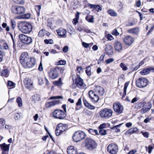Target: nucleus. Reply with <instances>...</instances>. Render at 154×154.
<instances>
[{
	"label": "nucleus",
	"mask_w": 154,
	"mask_h": 154,
	"mask_svg": "<svg viewBox=\"0 0 154 154\" xmlns=\"http://www.w3.org/2000/svg\"><path fill=\"white\" fill-rule=\"evenodd\" d=\"M19 28L20 30L23 32L28 33L32 31V26L29 23L23 22L19 24Z\"/></svg>",
	"instance_id": "obj_1"
},
{
	"label": "nucleus",
	"mask_w": 154,
	"mask_h": 154,
	"mask_svg": "<svg viewBox=\"0 0 154 154\" xmlns=\"http://www.w3.org/2000/svg\"><path fill=\"white\" fill-rule=\"evenodd\" d=\"M66 116V113L60 109H55L52 113V116L55 119H65Z\"/></svg>",
	"instance_id": "obj_2"
},
{
	"label": "nucleus",
	"mask_w": 154,
	"mask_h": 154,
	"mask_svg": "<svg viewBox=\"0 0 154 154\" xmlns=\"http://www.w3.org/2000/svg\"><path fill=\"white\" fill-rule=\"evenodd\" d=\"M113 111L110 109L105 108L101 110L100 112V115L103 118L107 119L112 116Z\"/></svg>",
	"instance_id": "obj_3"
},
{
	"label": "nucleus",
	"mask_w": 154,
	"mask_h": 154,
	"mask_svg": "<svg viewBox=\"0 0 154 154\" xmlns=\"http://www.w3.org/2000/svg\"><path fill=\"white\" fill-rule=\"evenodd\" d=\"M86 136V135L84 132L79 131L74 133L72 138L74 142H77L85 139Z\"/></svg>",
	"instance_id": "obj_4"
},
{
	"label": "nucleus",
	"mask_w": 154,
	"mask_h": 154,
	"mask_svg": "<svg viewBox=\"0 0 154 154\" xmlns=\"http://www.w3.org/2000/svg\"><path fill=\"white\" fill-rule=\"evenodd\" d=\"M85 146L88 149L92 150L96 148L97 144L94 140L88 138L85 141Z\"/></svg>",
	"instance_id": "obj_5"
},
{
	"label": "nucleus",
	"mask_w": 154,
	"mask_h": 154,
	"mask_svg": "<svg viewBox=\"0 0 154 154\" xmlns=\"http://www.w3.org/2000/svg\"><path fill=\"white\" fill-rule=\"evenodd\" d=\"M11 10L15 14H22L24 13L26 9L22 6H15L12 7Z\"/></svg>",
	"instance_id": "obj_6"
},
{
	"label": "nucleus",
	"mask_w": 154,
	"mask_h": 154,
	"mask_svg": "<svg viewBox=\"0 0 154 154\" xmlns=\"http://www.w3.org/2000/svg\"><path fill=\"white\" fill-rule=\"evenodd\" d=\"M148 81L146 79L144 78H140L136 81V86L139 88H143L145 87L147 85Z\"/></svg>",
	"instance_id": "obj_7"
},
{
	"label": "nucleus",
	"mask_w": 154,
	"mask_h": 154,
	"mask_svg": "<svg viewBox=\"0 0 154 154\" xmlns=\"http://www.w3.org/2000/svg\"><path fill=\"white\" fill-rule=\"evenodd\" d=\"M107 151L111 154H116L118 151V146L116 144L111 143L107 146Z\"/></svg>",
	"instance_id": "obj_8"
},
{
	"label": "nucleus",
	"mask_w": 154,
	"mask_h": 154,
	"mask_svg": "<svg viewBox=\"0 0 154 154\" xmlns=\"http://www.w3.org/2000/svg\"><path fill=\"white\" fill-rule=\"evenodd\" d=\"M35 60L33 57H30L22 64L26 68H30L33 67L35 64Z\"/></svg>",
	"instance_id": "obj_9"
},
{
	"label": "nucleus",
	"mask_w": 154,
	"mask_h": 154,
	"mask_svg": "<svg viewBox=\"0 0 154 154\" xmlns=\"http://www.w3.org/2000/svg\"><path fill=\"white\" fill-rule=\"evenodd\" d=\"M19 37L20 41L24 44H29L32 42V39L31 37L23 34H20Z\"/></svg>",
	"instance_id": "obj_10"
},
{
	"label": "nucleus",
	"mask_w": 154,
	"mask_h": 154,
	"mask_svg": "<svg viewBox=\"0 0 154 154\" xmlns=\"http://www.w3.org/2000/svg\"><path fill=\"white\" fill-rule=\"evenodd\" d=\"M123 40L126 45L129 46L134 42V38L131 36L126 35L123 38Z\"/></svg>",
	"instance_id": "obj_11"
},
{
	"label": "nucleus",
	"mask_w": 154,
	"mask_h": 154,
	"mask_svg": "<svg viewBox=\"0 0 154 154\" xmlns=\"http://www.w3.org/2000/svg\"><path fill=\"white\" fill-rule=\"evenodd\" d=\"M88 95L91 100L94 103H97L99 100L98 96L92 91L88 92Z\"/></svg>",
	"instance_id": "obj_12"
},
{
	"label": "nucleus",
	"mask_w": 154,
	"mask_h": 154,
	"mask_svg": "<svg viewBox=\"0 0 154 154\" xmlns=\"http://www.w3.org/2000/svg\"><path fill=\"white\" fill-rule=\"evenodd\" d=\"M76 84L77 86L80 88L84 89L85 87V85L83 83V80L81 79L80 76L77 75V78L75 81Z\"/></svg>",
	"instance_id": "obj_13"
},
{
	"label": "nucleus",
	"mask_w": 154,
	"mask_h": 154,
	"mask_svg": "<svg viewBox=\"0 0 154 154\" xmlns=\"http://www.w3.org/2000/svg\"><path fill=\"white\" fill-rule=\"evenodd\" d=\"M23 83L25 87L28 89H31L33 88V82L31 79L28 76H26L24 79Z\"/></svg>",
	"instance_id": "obj_14"
},
{
	"label": "nucleus",
	"mask_w": 154,
	"mask_h": 154,
	"mask_svg": "<svg viewBox=\"0 0 154 154\" xmlns=\"http://www.w3.org/2000/svg\"><path fill=\"white\" fill-rule=\"evenodd\" d=\"M113 106L114 111L117 113L121 114L123 112V106L119 103H114Z\"/></svg>",
	"instance_id": "obj_15"
},
{
	"label": "nucleus",
	"mask_w": 154,
	"mask_h": 154,
	"mask_svg": "<svg viewBox=\"0 0 154 154\" xmlns=\"http://www.w3.org/2000/svg\"><path fill=\"white\" fill-rule=\"evenodd\" d=\"M48 73L49 77L52 79H55L58 76V74L55 68L51 69Z\"/></svg>",
	"instance_id": "obj_16"
},
{
	"label": "nucleus",
	"mask_w": 154,
	"mask_h": 154,
	"mask_svg": "<svg viewBox=\"0 0 154 154\" xmlns=\"http://www.w3.org/2000/svg\"><path fill=\"white\" fill-rule=\"evenodd\" d=\"M59 100H55L50 102L47 101L45 103V107L46 108H50L57 104H59Z\"/></svg>",
	"instance_id": "obj_17"
},
{
	"label": "nucleus",
	"mask_w": 154,
	"mask_h": 154,
	"mask_svg": "<svg viewBox=\"0 0 154 154\" xmlns=\"http://www.w3.org/2000/svg\"><path fill=\"white\" fill-rule=\"evenodd\" d=\"M29 57L27 52L23 53L20 57V61L21 64H24L25 62Z\"/></svg>",
	"instance_id": "obj_18"
},
{
	"label": "nucleus",
	"mask_w": 154,
	"mask_h": 154,
	"mask_svg": "<svg viewBox=\"0 0 154 154\" xmlns=\"http://www.w3.org/2000/svg\"><path fill=\"white\" fill-rule=\"evenodd\" d=\"M56 32L58 35L60 37L63 38L66 37V34L67 32L64 29L62 28H59L56 30Z\"/></svg>",
	"instance_id": "obj_19"
},
{
	"label": "nucleus",
	"mask_w": 154,
	"mask_h": 154,
	"mask_svg": "<svg viewBox=\"0 0 154 154\" xmlns=\"http://www.w3.org/2000/svg\"><path fill=\"white\" fill-rule=\"evenodd\" d=\"M139 28L138 27L129 29L127 30V32L129 33L136 35L139 34Z\"/></svg>",
	"instance_id": "obj_20"
},
{
	"label": "nucleus",
	"mask_w": 154,
	"mask_h": 154,
	"mask_svg": "<svg viewBox=\"0 0 154 154\" xmlns=\"http://www.w3.org/2000/svg\"><path fill=\"white\" fill-rule=\"evenodd\" d=\"M151 71L154 72V67H151L145 69L140 71V73L142 75H145L149 73Z\"/></svg>",
	"instance_id": "obj_21"
},
{
	"label": "nucleus",
	"mask_w": 154,
	"mask_h": 154,
	"mask_svg": "<svg viewBox=\"0 0 154 154\" xmlns=\"http://www.w3.org/2000/svg\"><path fill=\"white\" fill-rule=\"evenodd\" d=\"M114 46L115 50L120 51L122 49V45L121 43L118 41H116L114 43Z\"/></svg>",
	"instance_id": "obj_22"
},
{
	"label": "nucleus",
	"mask_w": 154,
	"mask_h": 154,
	"mask_svg": "<svg viewBox=\"0 0 154 154\" xmlns=\"http://www.w3.org/2000/svg\"><path fill=\"white\" fill-rule=\"evenodd\" d=\"M67 151L68 154H77L76 148L72 146H68Z\"/></svg>",
	"instance_id": "obj_23"
},
{
	"label": "nucleus",
	"mask_w": 154,
	"mask_h": 154,
	"mask_svg": "<svg viewBox=\"0 0 154 154\" xmlns=\"http://www.w3.org/2000/svg\"><path fill=\"white\" fill-rule=\"evenodd\" d=\"M152 104L151 103L149 102L146 105L144 106L143 108L141 109V112L144 113L149 111L151 108Z\"/></svg>",
	"instance_id": "obj_24"
},
{
	"label": "nucleus",
	"mask_w": 154,
	"mask_h": 154,
	"mask_svg": "<svg viewBox=\"0 0 154 154\" xmlns=\"http://www.w3.org/2000/svg\"><path fill=\"white\" fill-rule=\"evenodd\" d=\"M152 104L151 103L149 102L146 105L144 106L143 108L141 109V112L144 113L149 111L151 108Z\"/></svg>",
	"instance_id": "obj_25"
},
{
	"label": "nucleus",
	"mask_w": 154,
	"mask_h": 154,
	"mask_svg": "<svg viewBox=\"0 0 154 154\" xmlns=\"http://www.w3.org/2000/svg\"><path fill=\"white\" fill-rule=\"evenodd\" d=\"M95 90L97 93L100 95L102 96L104 95V89L102 87L100 86H97Z\"/></svg>",
	"instance_id": "obj_26"
},
{
	"label": "nucleus",
	"mask_w": 154,
	"mask_h": 154,
	"mask_svg": "<svg viewBox=\"0 0 154 154\" xmlns=\"http://www.w3.org/2000/svg\"><path fill=\"white\" fill-rule=\"evenodd\" d=\"M105 51L109 55H112L113 53L112 46L109 45H106Z\"/></svg>",
	"instance_id": "obj_27"
},
{
	"label": "nucleus",
	"mask_w": 154,
	"mask_h": 154,
	"mask_svg": "<svg viewBox=\"0 0 154 154\" xmlns=\"http://www.w3.org/2000/svg\"><path fill=\"white\" fill-rule=\"evenodd\" d=\"M83 100L85 106L87 108L91 110H93L95 109V106L88 103L85 98H83Z\"/></svg>",
	"instance_id": "obj_28"
},
{
	"label": "nucleus",
	"mask_w": 154,
	"mask_h": 154,
	"mask_svg": "<svg viewBox=\"0 0 154 154\" xmlns=\"http://www.w3.org/2000/svg\"><path fill=\"white\" fill-rule=\"evenodd\" d=\"M40 100L41 97L38 94H35L32 96V101L34 103H38Z\"/></svg>",
	"instance_id": "obj_29"
},
{
	"label": "nucleus",
	"mask_w": 154,
	"mask_h": 154,
	"mask_svg": "<svg viewBox=\"0 0 154 154\" xmlns=\"http://www.w3.org/2000/svg\"><path fill=\"white\" fill-rule=\"evenodd\" d=\"M10 144H6L4 143L0 144V147L3 151H9Z\"/></svg>",
	"instance_id": "obj_30"
},
{
	"label": "nucleus",
	"mask_w": 154,
	"mask_h": 154,
	"mask_svg": "<svg viewBox=\"0 0 154 154\" xmlns=\"http://www.w3.org/2000/svg\"><path fill=\"white\" fill-rule=\"evenodd\" d=\"M57 128H59L61 132L62 133L66 130L67 125L66 124H63L62 123H60L57 125Z\"/></svg>",
	"instance_id": "obj_31"
},
{
	"label": "nucleus",
	"mask_w": 154,
	"mask_h": 154,
	"mask_svg": "<svg viewBox=\"0 0 154 154\" xmlns=\"http://www.w3.org/2000/svg\"><path fill=\"white\" fill-rule=\"evenodd\" d=\"M48 26L51 29H53L55 27V25L54 24V22L50 20H48Z\"/></svg>",
	"instance_id": "obj_32"
},
{
	"label": "nucleus",
	"mask_w": 154,
	"mask_h": 154,
	"mask_svg": "<svg viewBox=\"0 0 154 154\" xmlns=\"http://www.w3.org/2000/svg\"><path fill=\"white\" fill-rule=\"evenodd\" d=\"M79 12H77L76 14L75 15V17L72 21V23L74 25H76L78 22V20L79 19Z\"/></svg>",
	"instance_id": "obj_33"
},
{
	"label": "nucleus",
	"mask_w": 154,
	"mask_h": 154,
	"mask_svg": "<svg viewBox=\"0 0 154 154\" xmlns=\"http://www.w3.org/2000/svg\"><path fill=\"white\" fill-rule=\"evenodd\" d=\"M94 18L92 16L88 15L86 16L85 20L89 23H93L94 22Z\"/></svg>",
	"instance_id": "obj_34"
},
{
	"label": "nucleus",
	"mask_w": 154,
	"mask_h": 154,
	"mask_svg": "<svg viewBox=\"0 0 154 154\" xmlns=\"http://www.w3.org/2000/svg\"><path fill=\"white\" fill-rule=\"evenodd\" d=\"M16 102L17 103L19 107H21L23 106L22 100L20 97H18L16 99Z\"/></svg>",
	"instance_id": "obj_35"
},
{
	"label": "nucleus",
	"mask_w": 154,
	"mask_h": 154,
	"mask_svg": "<svg viewBox=\"0 0 154 154\" xmlns=\"http://www.w3.org/2000/svg\"><path fill=\"white\" fill-rule=\"evenodd\" d=\"M108 14L111 16L116 17L117 15V13L112 9H109L108 11Z\"/></svg>",
	"instance_id": "obj_36"
},
{
	"label": "nucleus",
	"mask_w": 154,
	"mask_h": 154,
	"mask_svg": "<svg viewBox=\"0 0 154 154\" xmlns=\"http://www.w3.org/2000/svg\"><path fill=\"white\" fill-rule=\"evenodd\" d=\"M8 71L7 69H4L1 72V75L5 77H7L8 76Z\"/></svg>",
	"instance_id": "obj_37"
},
{
	"label": "nucleus",
	"mask_w": 154,
	"mask_h": 154,
	"mask_svg": "<svg viewBox=\"0 0 154 154\" xmlns=\"http://www.w3.org/2000/svg\"><path fill=\"white\" fill-rule=\"evenodd\" d=\"M54 84L58 86H61L63 84L61 79L59 78L58 81H55L54 82Z\"/></svg>",
	"instance_id": "obj_38"
},
{
	"label": "nucleus",
	"mask_w": 154,
	"mask_h": 154,
	"mask_svg": "<svg viewBox=\"0 0 154 154\" xmlns=\"http://www.w3.org/2000/svg\"><path fill=\"white\" fill-rule=\"evenodd\" d=\"M15 3L17 4L23 5L24 4L25 1L24 0H12Z\"/></svg>",
	"instance_id": "obj_39"
},
{
	"label": "nucleus",
	"mask_w": 154,
	"mask_h": 154,
	"mask_svg": "<svg viewBox=\"0 0 154 154\" xmlns=\"http://www.w3.org/2000/svg\"><path fill=\"white\" fill-rule=\"evenodd\" d=\"M88 131L90 134L94 135L97 134L98 133L97 130H93L91 129H89L88 130Z\"/></svg>",
	"instance_id": "obj_40"
},
{
	"label": "nucleus",
	"mask_w": 154,
	"mask_h": 154,
	"mask_svg": "<svg viewBox=\"0 0 154 154\" xmlns=\"http://www.w3.org/2000/svg\"><path fill=\"white\" fill-rule=\"evenodd\" d=\"M45 32H46V31L43 29L39 31L38 36L41 37H43L45 35Z\"/></svg>",
	"instance_id": "obj_41"
},
{
	"label": "nucleus",
	"mask_w": 154,
	"mask_h": 154,
	"mask_svg": "<svg viewBox=\"0 0 154 154\" xmlns=\"http://www.w3.org/2000/svg\"><path fill=\"white\" fill-rule=\"evenodd\" d=\"M143 105L142 102H137L135 104V107L136 109H139Z\"/></svg>",
	"instance_id": "obj_42"
},
{
	"label": "nucleus",
	"mask_w": 154,
	"mask_h": 154,
	"mask_svg": "<svg viewBox=\"0 0 154 154\" xmlns=\"http://www.w3.org/2000/svg\"><path fill=\"white\" fill-rule=\"evenodd\" d=\"M55 68L57 71V70H59L61 73H63L65 70V68L64 67H61L59 66H57Z\"/></svg>",
	"instance_id": "obj_43"
},
{
	"label": "nucleus",
	"mask_w": 154,
	"mask_h": 154,
	"mask_svg": "<svg viewBox=\"0 0 154 154\" xmlns=\"http://www.w3.org/2000/svg\"><path fill=\"white\" fill-rule=\"evenodd\" d=\"M91 68L90 66L86 67L85 72L87 75L88 76H90L91 75Z\"/></svg>",
	"instance_id": "obj_44"
},
{
	"label": "nucleus",
	"mask_w": 154,
	"mask_h": 154,
	"mask_svg": "<svg viewBox=\"0 0 154 154\" xmlns=\"http://www.w3.org/2000/svg\"><path fill=\"white\" fill-rule=\"evenodd\" d=\"M11 28L14 29L15 28L16 25L15 21L14 20H11Z\"/></svg>",
	"instance_id": "obj_45"
},
{
	"label": "nucleus",
	"mask_w": 154,
	"mask_h": 154,
	"mask_svg": "<svg viewBox=\"0 0 154 154\" xmlns=\"http://www.w3.org/2000/svg\"><path fill=\"white\" fill-rule=\"evenodd\" d=\"M83 113L87 116H90L91 114V112L86 109H84Z\"/></svg>",
	"instance_id": "obj_46"
},
{
	"label": "nucleus",
	"mask_w": 154,
	"mask_h": 154,
	"mask_svg": "<svg viewBox=\"0 0 154 154\" xmlns=\"http://www.w3.org/2000/svg\"><path fill=\"white\" fill-rule=\"evenodd\" d=\"M38 82L40 85H42L44 84V79L42 77H38Z\"/></svg>",
	"instance_id": "obj_47"
},
{
	"label": "nucleus",
	"mask_w": 154,
	"mask_h": 154,
	"mask_svg": "<svg viewBox=\"0 0 154 154\" xmlns=\"http://www.w3.org/2000/svg\"><path fill=\"white\" fill-rule=\"evenodd\" d=\"M66 61L64 60H59L57 63V65H64L66 64Z\"/></svg>",
	"instance_id": "obj_48"
},
{
	"label": "nucleus",
	"mask_w": 154,
	"mask_h": 154,
	"mask_svg": "<svg viewBox=\"0 0 154 154\" xmlns=\"http://www.w3.org/2000/svg\"><path fill=\"white\" fill-rule=\"evenodd\" d=\"M55 133L56 134L57 136H58L60 135L62 133L61 132L60 130L59 129V128H57V126L55 130Z\"/></svg>",
	"instance_id": "obj_49"
},
{
	"label": "nucleus",
	"mask_w": 154,
	"mask_h": 154,
	"mask_svg": "<svg viewBox=\"0 0 154 154\" xmlns=\"http://www.w3.org/2000/svg\"><path fill=\"white\" fill-rule=\"evenodd\" d=\"M120 66L122 68L123 70H126L128 69V68L126 66V65L122 63H121L120 64Z\"/></svg>",
	"instance_id": "obj_50"
},
{
	"label": "nucleus",
	"mask_w": 154,
	"mask_h": 154,
	"mask_svg": "<svg viewBox=\"0 0 154 154\" xmlns=\"http://www.w3.org/2000/svg\"><path fill=\"white\" fill-rule=\"evenodd\" d=\"M138 129L137 128H132L129 129L131 134L136 133L138 131Z\"/></svg>",
	"instance_id": "obj_51"
},
{
	"label": "nucleus",
	"mask_w": 154,
	"mask_h": 154,
	"mask_svg": "<svg viewBox=\"0 0 154 154\" xmlns=\"http://www.w3.org/2000/svg\"><path fill=\"white\" fill-rule=\"evenodd\" d=\"M44 42L46 44H52L53 41L52 39H45L44 40Z\"/></svg>",
	"instance_id": "obj_52"
},
{
	"label": "nucleus",
	"mask_w": 154,
	"mask_h": 154,
	"mask_svg": "<svg viewBox=\"0 0 154 154\" xmlns=\"http://www.w3.org/2000/svg\"><path fill=\"white\" fill-rule=\"evenodd\" d=\"M31 14L29 13H27L22 16V18L25 19H29L30 18Z\"/></svg>",
	"instance_id": "obj_53"
},
{
	"label": "nucleus",
	"mask_w": 154,
	"mask_h": 154,
	"mask_svg": "<svg viewBox=\"0 0 154 154\" xmlns=\"http://www.w3.org/2000/svg\"><path fill=\"white\" fill-rule=\"evenodd\" d=\"M63 99V97L62 96H53L51 97L49 99L52 100L54 99Z\"/></svg>",
	"instance_id": "obj_54"
},
{
	"label": "nucleus",
	"mask_w": 154,
	"mask_h": 154,
	"mask_svg": "<svg viewBox=\"0 0 154 154\" xmlns=\"http://www.w3.org/2000/svg\"><path fill=\"white\" fill-rule=\"evenodd\" d=\"M112 35L116 36L118 35L119 33L116 29H114L112 32Z\"/></svg>",
	"instance_id": "obj_55"
},
{
	"label": "nucleus",
	"mask_w": 154,
	"mask_h": 154,
	"mask_svg": "<svg viewBox=\"0 0 154 154\" xmlns=\"http://www.w3.org/2000/svg\"><path fill=\"white\" fill-rule=\"evenodd\" d=\"M106 38L108 40L111 41L114 39L112 35L110 34H108L106 35Z\"/></svg>",
	"instance_id": "obj_56"
},
{
	"label": "nucleus",
	"mask_w": 154,
	"mask_h": 154,
	"mask_svg": "<svg viewBox=\"0 0 154 154\" xmlns=\"http://www.w3.org/2000/svg\"><path fill=\"white\" fill-rule=\"evenodd\" d=\"M99 133L102 135H105L106 134V131L103 129H100Z\"/></svg>",
	"instance_id": "obj_57"
},
{
	"label": "nucleus",
	"mask_w": 154,
	"mask_h": 154,
	"mask_svg": "<svg viewBox=\"0 0 154 154\" xmlns=\"http://www.w3.org/2000/svg\"><path fill=\"white\" fill-rule=\"evenodd\" d=\"M5 120L3 118H1L0 119V125L4 126L5 124Z\"/></svg>",
	"instance_id": "obj_58"
},
{
	"label": "nucleus",
	"mask_w": 154,
	"mask_h": 154,
	"mask_svg": "<svg viewBox=\"0 0 154 154\" xmlns=\"http://www.w3.org/2000/svg\"><path fill=\"white\" fill-rule=\"evenodd\" d=\"M95 9L98 11H100L102 10V7L99 5H96Z\"/></svg>",
	"instance_id": "obj_59"
},
{
	"label": "nucleus",
	"mask_w": 154,
	"mask_h": 154,
	"mask_svg": "<svg viewBox=\"0 0 154 154\" xmlns=\"http://www.w3.org/2000/svg\"><path fill=\"white\" fill-rule=\"evenodd\" d=\"M5 55V53L4 52L0 51V62L2 60L3 57Z\"/></svg>",
	"instance_id": "obj_60"
},
{
	"label": "nucleus",
	"mask_w": 154,
	"mask_h": 154,
	"mask_svg": "<svg viewBox=\"0 0 154 154\" xmlns=\"http://www.w3.org/2000/svg\"><path fill=\"white\" fill-rule=\"evenodd\" d=\"M141 133H142L143 136L146 138H148L149 137V133L147 132H141Z\"/></svg>",
	"instance_id": "obj_61"
},
{
	"label": "nucleus",
	"mask_w": 154,
	"mask_h": 154,
	"mask_svg": "<svg viewBox=\"0 0 154 154\" xmlns=\"http://www.w3.org/2000/svg\"><path fill=\"white\" fill-rule=\"evenodd\" d=\"M114 61L113 58H111L107 60L106 61V62L107 64L110 63Z\"/></svg>",
	"instance_id": "obj_62"
},
{
	"label": "nucleus",
	"mask_w": 154,
	"mask_h": 154,
	"mask_svg": "<svg viewBox=\"0 0 154 154\" xmlns=\"http://www.w3.org/2000/svg\"><path fill=\"white\" fill-rule=\"evenodd\" d=\"M20 114L17 113L15 114L14 118L15 120H18L20 118Z\"/></svg>",
	"instance_id": "obj_63"
},
{
	"label": "nucleus",
	"mask_w": 154,
	"mask_h": 154,
	"mask_svg": "<svg viewBox=\"0 0 154 154\" xmlns=\"http://www.w3.org/2000/svg\"><path fill=\"white\" fill-rule=\"evenodd\" d=\"M68 50V47L67 46L64 47L63 49V51L64 53H66Z\"/></svg>",
	"instance_id": "obj_64"
}]
</instances>
